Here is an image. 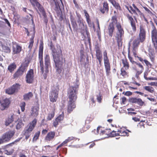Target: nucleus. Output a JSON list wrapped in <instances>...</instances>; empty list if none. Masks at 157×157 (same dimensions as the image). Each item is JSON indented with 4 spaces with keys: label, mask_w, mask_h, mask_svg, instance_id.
<instances>
[{
    "label": "nucleus",
    "mask_w": 157,
    "mask_h": 157,
    "mask_svg": "<svg viewBox=\"0 0 157 157\" xmlns=\"http://www.w3.org/2000/svg\"><path fill=\"white\" fill-rule=\"evenodd\" d=\"M14 150L13 149H12L9 151L7 150H6L5 151V154L7 155H11L14 152Z\"/></svg>",
    "instance_id": "nucleus-40"
},
{
    "label": "nucleus",
    "mask_w": 157,
    "mask_h": 157,
    "mask_svg": "<svg viewBox=\"0 0 157 157\" xmlns=\"http://www.w3.org/2000/svg\"><path fill=\"white\" fill-rule=\"evenodd\" d=\"M114 6L116 9H120L121 7L119 6V4L117 3L115 1L112 4Z\"/></svg>",
    "instance_id": "nucleus-43"
},
{
    "label": "nucleus",
    "mask_w": 157,
    "mask_h": 157,
    "mask_svg": "<svg viewBox=\"0 0 157 157\" xmlns=\"http://www.w3.org/2000/svg\"><path fill=\"white\" fill-rule=\"evenodd\" d=\"M118 132H119V136H128V133L125 131L121 130L120 131H118Z\"/></svg>",
    "instance_id": "nucleus-35"
},
{
    "label": "nucleus",
    "mask_w": 157,
    "mask_h": 157,
    "mask_svg": "<svg viewBox=\"0 0 157 157\" xmlns=\"http://www.w3.org/2000/svg\"><path fill=\"white\" fill-rule=\"evenodd\" d=\"M110 136L111 137H115L116 136H119V133H116V132L114 131H113L110 134Z\"/></svg>",
    "instance_id": "nucleus-46"
},
{
    "label": "nucleus",
    "mask_w": 157,
    "mask_h": 157,
    "mask_svg": "<svg viewBox=\"0 0 157 157\" xmlns=\"http://www.w3.org/2000/svg\"><path fill=\"white\" fill-rule=\"evenodd\" d=\"M25 102H23L21 104V107H25Z\"/></svg>",
    "instance_id": "nucleus-63"
},
{
    "label": "nucleus",
    "mask_w": 157,
    "mask_h": 157,
    "mask_svg": "<svg viewBox=\"0 0 157 157\" xmlns=\"http://www.w3.org/2000/svg\"><path fill=\"white\" fill-rule=\"evenodd\" d=\"M95 52H96V56L97 59L102 58V54L100 49L98 45L95 46Z\"/></svg>",
    "instance_id": "nucleus-23"
},
{
    "label": "nucleus",
    "mask_w": 157,
    "mask_h": 157,
    "mask_svg": "<svg viewBox=\"0 0 157 157\" xmlns=\"http://www.w3.org/2000/svg\"><path fill=\"white\" fill-rule=\"evenodd\" d=\"M143 8L146 11L148 12V13H151V11L147 8L145 7H143Z\"/></svg>",
    "instance_id": "nucleus-61"
},
{
    "label": "nucleus",
    "mask_w": 157,
    "mask_h": 157,
    "mask_svg": "<svg viewBox=\"0 0 157 157\" xmlns=\"http://www.w3.org/2000/svg\"><path fill=\"white\" fill-rule=\"evenodd\" d=\"M3 50L4 52L6 53H10V48L6 46H4L2 47Z\"/></svg>",
    "instance_id": "nucleus-42"
},
{
    "label": "nucleus",
    "mask_w": 157,
    "mask_h": 157,
    "mask_svg": "<svg viewBox=\"0 0 157 157\" xmlns=\"http://www.w3.org/2000/svg\"><path fill=\"white\" fill-rule=\"evenodd\" d=\"M132 119L134 121L136 122L139 121H140V119L139 118H136V117H133Z\"/></svg>",
    "instance_id": "nucleus-60"
},
{
    "label": "nucleus",
    "mask_w": 157,
    "mask_h": 157,
    "mask_svg": "<svg viewBox=\"0 0 157 157\" xmlns=\"http://www.w3.org/2000/svg\"><path fill=\"white\" fill-rule=\"evenodd\" d=\"M97 101L98 102L100 103L101 99V96L99 94V96L97 95Z\"/></svg>",
    "instance_id": "nucleus-53"
},
{
    "label": "nucleus",
    "mask_w": 157,
    "mask_h": 157,
    "mask_svg": "<svg viewBox=\"0 0 157 157\" xmlns=\"http://www.w3.org/2000/svg\"><path fill=\"white\" fill-rule=\"evenodd\" d=\"M110 24H112V25H114V24H116V25L117 24V17L116 16H114L112 17V22Z\"/></svg>",
    "instance_id": "nucleus-32"
},
{
    "label": "nucleus",
    "mask_w": 157,
    "mask_h": 157,
    "mask_svg": "<svg viewBox=\"0 0 157 157\" xmlns=\"http://www.w3.org/2000/svg\"><path fill=\"white\" fill-rule=\"evenodd\" d=\"M144 88L146 90L151 93H153L154 91V89L151 86H145L144 87Z\"/></svg>",
    "instance_id": "nucleus-37"
},
{
    "label": "nucleus",
    "mask_w": 157,
    "mask_h": 157,
    "mask_svg": "<svg viewBox=\"0 0 157 157\" xmlns=\"http://www.w3.org/2000/svg\"><path fill=\"white\" fill-rule=\"evenodd\" d=\"M146 79L148 80H156L157 79L155 78L151 77V78H146Z\"/></svg>",
    "instance_id": "nucleus-59"
},
{
    "label": "nucleus",
    "mask_w": 157,
    "mask_h": 157,
    "mask_svg": "<svg viewBox=\"0 0 157 157\" xmlns=\"http://www.w3.org/2000/svg\"><path fill=\"white\" fill-rule=\"evenodd\" d=\"M20 138H19L17 140H15L14 141L9 144H8V145H7L6 146V148H8V147L9 146H11L12 145V144H14L16 142H18L20 140Z\"/></svg>",
    "instance_id": "nucleus-49"
},
{
    "label": "nucleus",
    "mask_w": 157,
    "mask_h": 157,
    "mask_svg": "<svg viewBox=\"0 0 157 157\" xmlns=\"http://www.w3.org/2000/svg\"><path fill=\"white\" fill-rule=\"evenodd\" d=\"M83 11L85 14L86 21L88 23H89L91 21L90 19L89 18V15L86 10H84Z\"/></svg>",
    "instance_id": "nucleus-31"
},
{
    "label": "nucleus",
    "mask_w": 157,
    "mask_h": 157,
    "mask_svg": "<svg viewBox=\"0 0 157 157\" xmlns=\"http://www.w3.org/2000/svg\"><path fill=\"white\" fill-rule=\"evenodd\" d=\"M144 62L146 64V65L147 66H148V67H151V64L147 60H146V59H144Z\"/></svg>",
    "instance_id": "nucleus-50"
},
{
    "label": "nucleus",
    "mask_w": 157,
    "mask_h": 157,
    "mask_svg": "<svg viewBox=\"0 0 157 157\" xmlns=\"http://www.w3.org/2000/svg\"><path fill=\"white\" fill-rule=\"evenodd\" d=\"M104 64L106 75L109 76L110 73V64L109 60L104 61Z\"/></svg>",
    "instance_id": "nucleus-15"
},
{
    "label": "nucleus",
    "mask_w": 157,
    "mask_h": 157,
    "mask_svg": "<svg viewBox=\"0 0 157 157\" xmlns=\"http://www.w3.org/2000/svg\"><path fill=\"white\" fill-rule=\"evenodd\" d=\"M70 141L69 139H67L63 143L61 144L63 146L66 144L68 142Z\"/></svg>",
    "instance_id": "nucleus-52"
},
{
    "label": "nucleus",
    "mask_w": 157,
    "mask_h": 157,
    "mask_svg": "<svg viewBox=\"0 0 157 157\" xmlns=\"http://www.w3.org/2000/svg\"><path fill=\"white\" fill-rule=\"evenodd\" d=\"M43 46L41 44L40 45L39 50V60L40 63V67L41 72L43 74L44 71L45 73L49 71L48 68L51 67L50 59L48 55H46L44 57V67L43 61Z\"/></svg>",
    "instance_id": "nucleus-2"
},
{
    "label": "nucleus",
    "mask_w": 157,
    "mask_h": 157,
    "mask_svg": "<svg viewBox=\"0 0 157 157\" xmlns=\"http://www.w3.org/2000/svg\"><path fill=\"white\" fill-rule=\"evenodd\" d=\"M101 127V126H98L97 128V130H96V133H95V134H99L100 133H99V130L100 129V128Z\"/></svg>",
    "instance_id": "nucleus-57"
},
{
    "label": "nucleus",
    "mask_w": 157,
    "mask_h": 157,
    "mask_svg": "<svg viewBox=\"0 0 157 157\" xmlns=\"http://www.w3.org/2000/svg\"><path fill=\"white\" fill-rule=\"evenodd\" d=\"M24 126V124L22 122V121L19 120L18 121V123L16 125V128L18 129L21 128Z\"/></svg>",
    "instance_id": "nucleus-34"
},
{
    "label": "nucleus",
    "mask_w": 157,
    "mask_h": 157,
    "mask_svg": "<svg viewBox=\"0 0 157 157\" xmlns=\"http://www.w3.org/2000/svg\"><path fill=\"white\" fill-rule=\"evenodd\" d=\"M130 102L132 103H137L140 105H142L144 102L140 98H132L129 99Z\"/></svg>",
    "instance_id": "nucleus-14"
},
{
    "label": "nucleus",
    "mask_w": 157,
    "mask_h": 157,
    "mask_svg": "<svg viewBox=\"0 0 157 157\" xmlns=\"http://www.w3.org/2000/svg\"><path fill=\"white\" fill-rule=\"evenodd\" d=\"M71 24L74 29H76L77 28V24L73 18H71Z\"/></svg>",
    "instance_id": "nucleus-33"
},
{
    "label": "nucleus",
    "mask_w": 157,
    "mask_h": 157,
    "mask_svg": "<svg viewBox=\"0 0 157 157\" xmlns=\"http://www.w3.org/2000/svg\"><path fill=\"white\" fill-rule=\"evenodd\" d=\"M140 42H143L145 39L146 31L142 25L140 26V32L139 34Z\"/></svg>",
    "instance_id": "nucleus-11"
},
{
    "label": "nucleus",
    "mask_w": 157,
    "mask_h": 157,
    "mask_svg": "<svg viewBox=\"0 0 157 157\" xmlns=\"http://www.w3.org/2000/svg\"><path fill=\"white\" fill-rule=\"evenodd\" d=\"M11 138H0V144L5 142H8L10 140Z\"/></svg>",
    "instance_id": "nucleus-39"
},
{
    "label": "nucleus",
    "mask_w": 157,
    "mask_h": 157,
    "mask_svg": "<svg viewBox=\"0 0 157 157\" xmlns=\"http://www.w3.org/2000/svg\"><path fill=\"white\" fill-rule=\"evenodd\" d=\"M73 1L74 4L75 5V6L77 8H79V6L76 1L75 0H73Z\"/></svg>",
    "instance_id": "nucleus-58"
},
{
    "label": "nucleus",
    "mask_w": 157,
    "mask_h": 157,
    "mask_svg": "<svg viewBox=\"0 0 157 157\" xmlns=\"http://www.w3.org/2000/svg\"><path fill=\"white\" fill-rule=\"evenodd\" d=\"M39 105L37 104L33 106L31 110V115L34 117H36L39 114Z\"/></svg>",
    "instance_id": "nucleus-13"
},
{
    "label": "nucleus",
    "mask_w": 157,
    "mask_h": 157,
    "mask_svg": "<svg viewBox=\"0 0 157 157\" xmlns=\"http://www.w3.org/2000/svg\"><path fill=\"white\" fill-rule=\"evenodd\" d=\"M133 53V56H134L135 57L137 58L140 62H141L142 63H143V62H144V59L141 57H139L138 56H137V55L136 52H135V51H134Z\"/></svg>",
    "instance_id": "nucleus-38"
},
{
    "label": "nucleus",
    "mask_w": 157,
    "mask_h": 157,
    "mask_svg": "<svg viewBox=\"0 0 157 157\" xmlns=\"http://www.w3.org/2000/svg\"><path fill=\"white\" fill-rule=\"evenodd\" d=\"M16 67V65L15 64L12 63L8 66V70L10 72H12L14 70Z\"/></svg>",
    "instance_id": "nucleus-29"
},
{
    "label": "nucleus",
    "mask_w": 157,
    "mask_h": 157,
    "mask_svg": "<svg viewBox=\"0 0 157 157\" xmlns=\"http://www.w3.org/2000/svg\"><path fill=\"white\" fill-rule=\"evenodd\" d=\"M108 29L109 35L110 36L112 37L114 29V25H112V24H110L108 26Z\"/></svg>",
    "instance_id": "nucleus-24"
},
{
    "label": "nucleus",
    "mask_w": 157,
    "mask_h": 157,
    "mask_svg": "<svg viewBox=\"0 0 157 157\" xmlns=\"http://www.w3.org/2000/svg\"><path fill=\"white\" fill-rule=\"evenodd\" d=\"M17 117L16 115L14 114L10 115L6 120L5 122L6 125V126L9 125L10 124L14 121L15 122H17Z\"/></svg>",
    "instance_id": "nucleus-10"
},
{
    "label": "nucleus",
    "mask_w": 157,
    "mask_h": 157,
    "mask_svg": "<svg viewBox=\"0 0 157 157\" xmlns=\"http://www.w3.org/2000/svg\"><path fill=\"white\" fill-rule=\"evenodd\" d=\"M29 63V61L28 60H25V62H24L21 65V67H23L24 68V70H25V68L26 67H27L28 65V64Z\"/></svg>",
    "instance_id": "nucleus-41"
},
{
    "label": "nucleus",
    "mask_w": 157,
    "mask_h": 157,
    "mask_svg": "<svg viewBox=\"0 0 157 157\" xmlns=\"http://www.w3.org/2000/svg\"><path fill=\"white\" fill-rule=\"evenodd\" d=\"M20 88L19 85L17 84L13 85L10 88L6 90V93L9 94H13L14 92L18 91Z\"/></svg>",
    "instance_id": "nucleus-9"
},
{
    "label": "nucleus",
    "mask_w": 157,
    "mask_h": 157,
    "mask_svg": "<svg viewBox=\"0 0 157 157\" xmlns=\"http://www.w3.org/2000/svg\"><path fill=\"white\" fill-rule=\"evenodd\" d=\"M122 102L123 104H125V102L126 101V98L124 97L121 98Z\"/></svg>",
    "instance_id": "nucleus-51"
},
{
    "label": "nucleus",
    "mask_w": 157,
    "mask_h": 157,
    "mask_svg": "<svg viewBox=\"0 0 157 157\" xmlns=\"http://www.w3.org/2000/svg\"><path fill=\"white\" fill-rule=\"evenodd\" d=\"M133 62H135V64L138 65V66L141 68V70L140 71H138V72L139 73V74L142 73L144 70V68L143 66L140 63H138L134 61H133Z\"/></svg>",
    "instance_id": "nucleus-36"
},
{
    "label": "nucleus",
    "mask_w": 157,
    "mask_h": 157,
    "mask_svg": "<svg viewBox=\"0 0 157 157\" xmlns=\"http://www.w3.org/2000/svg\"><path fill=\"white\" fill-rule=\"evenodd\" d=\"M50 48L52 50V55L56 69L59 73H60L62 71V66L65 62V59L62 57V51L60 49H59L58 52L56 51L52 42L50 45Z\"/></svg>",
    "instance_id": "nucleus-1"
},
{
    "label": "nucleus",
    "mask_w": 157,
    "mask_h": 157,
    "mask_svg": "<svg viewBox=\"0 0 157 157\" xmlns=\"http://www.w3.org/2000/svg\"><path fill=\"white\" fill-rule=\"evenodd\" d=\"M126 17L130 21L132 29L134 31H136V24L134 21L133 19L129 14H128L126 15Z\"/></svg>",
    "instance_id": "nucleus-16"
},
{
    "label": "nucleus",
    "mask_w": 157,
    "mask_h": 157,
    "mask_svg": "<svg viewBox=\"0 0 157 157\" xmlns=\"http://www.w3.org/2000/svg\"><path fill=\"white\" fill-rule=\"evenodd\" d=\"M116 27L117 29V31L116 33V38L117 39V43L118 46H119L122 45L121 38L123 36L124 31L120 24H117L116 25Z\"/></svg>",
    "instance_id": "nucleus-5"
},
{
    "label": "nucleus",
    "mask_w": 157,
    "mask_h": 157,
    "mask_svg": "<svg viewBox=\"0 0 157 157\" xmlns=\"http://www.w3.org/2000/svg\"><path fill=\"white\" fill-rule=\"evenodd\" d=\"M78 85L76 84L74 86L70 87L68 92L69 101L68 106V111L70 113L75 107L74 101L76 100L77 94L78 90Z\"/></svg>",
    "instance_id": "nucleus-3"
},
{
    "label": "nucleus",
    "mask_w": 157,
    "mask_h": 157,
    "mask_svg": "<svg viewBox=\"0 0 157 157\" xmlns=\"http://www.w3.org/2000/svg\"><path fill=\"white\" fill-rule=\"evenodd\" d=\"M121 74L123 77H125L127 75V72L123 68L121 69Z\"/></svg>",
    "instance_id": "nucleus-47"
},
{
    "label": "nucleus",
    "mask_w": 157,
    "mask_h": 157,
    "mask_svg": "<svg viewBox=\"0 0 157 157\" xmlns=\"http://www.w3.org/2000/svg\"><path fill=\"white\" fill-rule=\"evenodd\" d=\"M55 110L53 109L52 111L49 114L47 117V119L48 120H51L54 117L55 114Z\"/></svg>",
    "instance_id": "nucleus-30"
},
{
    "label": "nucleus",
    "mask_w": 157,
    "mask_h": 157,
    "mask_svg": "<svg viewBox=\"0 0 157 157\" xmlns=\"http://www.w3.org/2000/svg\"><path fill=\"white\" fill-rule=\"evenodd\" d=\"M15 134L14 131L7 132L3 135L2 137H12Z\"/></svg>",
    "instance_id": "nucleus-26"
},
{
    "label": "nucleus",
    "mask_w": 157,
    "mask_h": 157,
    "mask_svg": "<svg viewBox=\"0 0 157 157\" xmlns=\"http://www.w3.org/2000/svg\"><path fill=\"white\" fill-rule=\"evenodd\" d=\"M100 11L103 13H107L109 10L108 4L106 2H104L103 3V7L100 9Z\"/></svg>",
    "instance_id": "nucleus-19"
},
{
    "label": "nucleus",
    "mask_w": 157,
    "mask_h": 157,
    "mask_svg": "<svg viewBox=\"0 0 157 157\" xmlns=\"http://www.w3.org/2000/svg\"><path fill=\"white\" fill-rule=\"evenodd\" d=\"M122 63L123 64V67L125 68L126 70L129 68V65L127 60L126 59H122Z\"/></svg>",
    "instance_id": "nucleus-28"
},
{
    "label": "nucleus",
    "mask_w": 157,
    "mask_h": 157,
    "mask_svg": "<svg viewBox=\"0 0 157 157\" xmlns=\"http://www.w3.org/2000/svg\"><path fill=\"white\" fill-rule=\"evenodd\" d=\"M13 52L14 54L19 53L21 51V48L17 44H14L13 45Z\"/></svg>",
    "instance_id": "nucleus-21"
},
{
    "label": "nucleus",
    "mask_w": 157,
    "mask_h": 157,
    "mask_svg": "<svg viewBox=\"0 0 157 157\" xmlns=\"http://www.w3.org/2000/svg\"><path fill=\"white\" fill-rule=\"evenodd\" d=\"M36 119H34L27 125V128L24 131L23 133L25 137H29L30 136L31 132L36 125Z\"/></svg>",
    "instance_id": "nucleus-4"
},
{
    "label": "nucleus",
    "mask_w": 157,
    "mask_h": 157,
    "mask_svg": "<svg viewBox=\"0 0 157 157\" xmlns=\"http://www.w3.org/2000/svg\"><path fill=\"white\" fill-rule=\"evenodd\" d=\"M55 136V132H52L48 133L46 137H54Z\"/></svg>",
    "instance_id": "nucleus-45"
},
{
    "label": "nucleus",
    "mask_w": 157,
    "mask_h": 157,
    "mask_svg": "<svg viewBox=\"0 0 157 157\" xmlns=\"http://www.w3.org/2000/svg\"><path fill=\"white\" fill-rule=\"evenodd\" d=\"M103 59L104 61L109 60L107 56V52L105 50L103 53Z\"/></svg>",
    "instance_id": "nucleus-44"
},
{
    "label": "nucleus",
    "mask_w": 157,
    "mask_h": 157,
    "mask_svg": "<svg viewBox=\"0 0 157 157\" xmlns=\"http://www.w3.org/2000/svg\"><path fill=\"white\" fill-rule=\"evenodd\" d=\"M151 32V37L152 42L156 50H157V30L155 27L153 26Z\"/></svg>",
    "instance_id": "nucleus-7"
},
{
    "label": "nucleus",
    "mask_w": 157,
    "mask_h": 157,
    "mask_svg": "<svg viewBox=\"0 0 157 157\" xmlns=\"http://www.w3.org/2000/svg\"><path fill=\"white\" fill-rule=\"evenodd\" d=\"M4 20L5 21V22L9 26H10V23H9V21L7 20V19H5Z\"/></svg>",
    "instance_id": "nucleus-62"
},
{
    "label": "nucleus",
    "mask_w": 157,
    "mask_h": 157,
    "mask_svg": "<svg viewBox=\"0 0 157 157\" xmlns=\"http://www.w3.org/2000/svg\"><path fill=\"white\" fill-rule=\"evenodd\" d=\"M132 6L133 7L135 8V9L137 11V12L139 13H140L141 12L135 6V4H133Z\"/></svg>",
    "instance_id": "nucleus-55"
},
{
    "label": "nucleus",
    "mask_w": 157,
    "mask_h": 157,
    "mask_svg": "<svg viewBox=\"0 0 157 157\" xmlns=\"http://www.w3.org/2000/svg\"><path fill=\"white\" fill-rule=\"evenodd\" d=\"M129 8L130 9V10L131 11L132 10L133 13L136 14H137L135 10H134V9H133L132 7L131 6H130Z\"/></svg>",
    "instance_id": "nucleus-56"
},
{
    "label": "nucleus",
    "mask_w": 157,
    "mask_h": 157,
    "mask_svg": "<svg viewBox=\"0 0 157 157\" xmlns=\"http://www.w3.org/2000/svg\"><path fill=\"white\" fill-rule=\"evenodd\" d=\"M19 157H27V156L21 153L20 154Z\"/></svg>",
    "instance_id": "nucleus-64"
},
{
    "label": "nucleus",
    "mask_w": 157,
    "mask_h": 157,
    "mask_svg": "<svg viewBox=\"0 0 157 157\" xmlns=\"http://www.w3.org/2000/svg\"><path fill=\"white\" fill-rule=\"evenodd\" d=\"M33 71V70H30L28 72L26 76V81L27 83H32L34 77Z\"/></svg>",
    "instance_id": "nucleus-12"
},
{
    "label": "nucleus",
    "mask_w": 157,
    "mask_h": 157,
    "mask_svg": "<svg viewBox=\"0 0 157 157\" xmlns=\"http://www.w3.org/2000/svg\"><path fill=\"white\" fill-rule=\"evenodd\" d=\"M140 41V39L139 38H137L133 40L132 43L133 53L134 51H135V52H136V48L139 44Z\"/></svg>",
    "instance_id": "nucleus-20"
},
{
    "label": "nucleus",
    "mask_w": 157,
    "mask_h": 157,
    "mask_svg": "<svg viewBox=\"0 0 157 157\" xmlns=\"http://www.w3.org/2000/svg\"><path fill=\"white\" fill-rule=\"evenodd\" d=\"M78 17L77 22L78 24L79 29L82 30H83L84 29V26L82 22V20L79 16H78Z\"/></svg>",
    "instance_id": "nucleus-22"
},
{
    "label": "nucleus",
    "mask_w": 157,
    "mask_h": 157,
    "mask_svg": "<svg viewBox=\"0 0 157 157\" xmlns=\"http://www.w3.org/2000/svg\"><path fill=\"white\" fill-rule=\"evenodd\" d=\"M1 105L5 108L7 107L10 103L9 100L8 99L0 101Z\"/></svg>",
    "instance_id": "nucleus-27"
},
{
    "label": "nucleus",
    "mask_w": 157,
    "mask_h": 157,
    "mask_svg": "<svg viewBox=\"0 0 157 157\" xmlns=\"http://www.w3.org/2000/svg\"><path fill=\"white\" fill-rule=\"evenodd\" d=\"M33 6H36L38 8L39 10L41 12L42 15L44 17H46L45 12L44 11L43 7L40 5V4L38 3L36 0H30Z\"/></svg>",
    "instance_id": "nucleus-8"
},
{
    "label": "nucleus",
    "mask_w": 157,
    "mask_h": 157,
    "mask_svg": "<svg viewBox=\"0 0 157 157\" xmlns=\"http://www.w3.org/2000/svg\"><path fill=\"white\" fill-rule=\"evenodd\" d=\"M40 134V131H38L35 134L33 137H38L39 136Z\"/></svg>",
    "instance_id": "nucleus-54"
},
{
    "label": "nucleus",
    "mask_w": 157,
    "mask_h": 157,
    "mask_svg": "<svg viewBox=\"0 0 157 157\" xmlns=\"http://www.w3.org/2000/svg\"><path fill=\"white\" fill-rule=\"evenodd\" d=\"M23 67H20L14 75V78H15L21 76L25 71Z\"/></svg>",
    "instance_id": "nucleus-18"
},
{
    "label": "nucleus",
    "mask_w": 157,
    "mask_h": 157,
    "mask_svg": "<svg viewBox=\"0 0 157 157\" xmlns=\"http://www.w3.org/2000/svg\"><path fill=\"white\" fill-rule=\"evenodd\" d=\"M59 90V88L57 86L52 88L49 94V98L51 102H56L57 100L58 97Z\"/></svg>",
    "instance_id": "nucleus-6"
},
{
    "label": "nucleus",
    "mask_w": 157,
    "mask_h": 157,
    "mask_svg": "<svg viewBox=\"0 0 157 157\" xmlns=\"http://www.w3.org/2000/svg\"><path fill=\"white\" fill-rule=\"evenodd\" d=\"M122 94L126 96H130L132 95V93L129 91H126V92H124L122 93Z\"/></svg>",
    "instance_id": "nucleus-48"
},
{
    "label": "nucleus",
    "mask_w": 157,
    "mask_h": 157,
    "mask_svg": "<svg viewBox=\"0 0 157 157\" xmlns=\"http://www.w3.org/2000/svg\"><path fill=\"white\" fill-rule=\"evenodd\" d=\"M33 96V94L31 92L25 94L23 96V99L25 101H28L30 100Z\"/></svg>",
    "instance_id": "nucleus-25"
},
{
    "label": "nucleus",
    "mask_w": 157,
    "mask_h": 157,
    "mask_svg": "<svg viewBox=\"0 0 157 157\" xmlns=\"http://www.w3.org/2000/svg\"><path fill=\"white\" fill-rule=\"evenodd\" d=\"M64 117V114L62 113L59 115L57 118L55 120V121H54L53 124L54 126L56 127L58 124L60 122L62 121Z\"/></svg>",
    "instance_id": "nucleus-17"
}]
</instances>
